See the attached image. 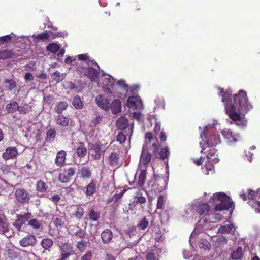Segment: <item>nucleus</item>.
<instances>
[{
	"label": "nucleus",
	"mask_w": 260,
	"mask_h": 260,
	"mask_svg": "<svg viewBox=\"0 0 260 260\" xmlns=\"http://www.w3.org/2000/svg\"><path fill=\"white\" fill-rule=\"evenodd\" d=\"M146 260H156V258L155 253L149 252L147 254Z\"/></svg>",
	"instance_id": "nucleus-64"
},
{
	"label": "nucleus",
	"mask_w": 260,
	"mask_h": 260,
	"mask_svg": "<svg viewBox=\"0 0 260 260\" xmlns=\"http://www.w3.org/2000/svg\"><path fill=\"white\" fill-rule=\"evenodd\" d=\"M234 225L233 224H226L222 226L221 229L222 232L223 233H230L233 228H234Z\"/></svg>",
	"instance_id": "nucleus-57"
},
{
	"label": "nucleus",
	"mask_w": 260,
	"mask_h": 260,
	"mask_svg": "<svg viewBox=\"0 0 260 260\" xmlns=\"http://www.w3.org/2000/svg\"><path fill=\"white\" fill-rule=\"evenodd\" d=\"M100 214V212L95 210L94 208H92L89 209L86 216V219L91 222H96L99 220Z\"/></svg>",
	"instance_id": "nucleus-15"
},
{
	"label": "nucleus",
	"mask_w": 260,
	"mask_h": 260,
	"mask_svg": "<svg viewBox=\"0 0 260 260\" xmlns=\"http://www.w3.org/2000/svg\"><path fill=\"white\" fill-rule=\"evenodd\" d=\"M212 199L214 201L217 200L220 201L219 203L215 205L214 209L216 211H221L229 209L234 206L232 200L223 192H218L213 194Z\"/></svg>",
	"instance_id": "nucleus-2"
},
{
	"label": "nucleus",
	"mask_w": 260,
	"mask_h": 260,
	"mask_svg": "<svg viewBox=\"0 0 260 260\" xmlns=\"http://www.w3.org/2000/svg\"><path fill=\"white\" fill-rule=\"evenodd\" d=\"M14 195L17 202L21 204L28 203L30 199V195L28 191L22 187L16 188Z\"/></svg>",
	"instance_id": "nucleus-4"
},
{
	"label": "nucleus",
	"mask_w": 260,
	"mask_h": 260,
	"mask_svg": "<svg viewBox=\"0 0 260 260\" xmlns=\"http://www.w3.org/2000/svg\"><path fill=\"white\" fill-rule=\"evenodd\" d=\"M19 243L21 246L24 247H33L36 245L37 240L35 235L28 234L20 239Z\"/></svg>",
	"instance_id": "nucleus-8"
},
{
	"label": "nucleus",
	"mask_w": 260,
	"mask_h": 260,
	"mask_svg": "<svg viewBox=\"0 0 260 260\" xmlns=\"http://www.w3.org/2000/svg\"><path fill=\"white\" fill-rule=\"evenodd\" d=\"M32 38L37 41H45L49 38V35L47 32H43L37 35H33Z\"/></svg>",
	"instance_id": "nucleus-44"
},
{
	"label": "nucleus",
	"mask_w": 260,
	"mask_h": 260,
	"mask_svg": "<svg viewBox=\"0 0 260 260\" xmlns=\"http://www.w3.org/2000/svg\"><path fill=\"white\" fill-rule=\"evenodd\" d=\"M78 156L80 157H84L87 154V149L84 147V144L80 142L78 144V147L76 150Z\"/></svg>",
	"instance_id": "nucleus-29"
},
{
	"label": "nucleus",
	"mask_w": 260,
	"mask_h": 260,
	"mask_svg": "<svg viewBox=\"0 0 260 260\" xmlns=\"http://www.w3.org/2000/svg\"><path fill=\"white\" fill-rule=\"evenodd\" d=\"M126 105L129 108L134 107L141 108L143 106L142 100L140 97L137 96H129L127 100Z\"/></svg>",
	"instance_id": "nucleus-13"
},
{
	"label": "nucleus",
	"mask_w": 260,
	"mask_h": 260,
	"mask_svg": "<svg viewBox=\"0 0 260 260\" xmlns=\"http://www.w3.org/2000/svg\"><path fill=\"white\" fill-rule=\"evenodd\" d=\"M252 108V105L248 102L246 92L240 90L238 94L234 95L233 105L229 108L225 104V112L236 125L243 128L246 126L247 122L242 118L241 115H244Z\"/></svg>",
	"instance_id": "nucleus-1"
},
{
	"label": "nucleus",
	"mask_w": 260,
	"mask_h": 260,
	"mask_svg": "<svg viewBox=\"0 0 260 260\" xmlns=\"http://www.w3.org/2000/svg\"><path fill=\"white\" fill-rule=\"evenodd\" d=\"M146 169L141 170V173L139 175V179H138V184L140 187H142L143 186V185L145 183V181L146 180Z\"/></svg>",
	"instance_id": "nucleus-42"
},
{
	"label": "nucleus",
	"mask_w": 260,
	"mask_h": 260,
	"mask_svg": "<svg viewBox=\"0 0 260 260\" xmlns=\"http://www.w3.org/2000/svg\"><path fill=\"white\" fill-rule=\"evenodd\" d=\"M149 221L145 217L143 218L138 223L137 226L141 230H145L148 226Z\"/></svg>",
	"instance_id": "nucleus-51"
},
{
	"label": "nucleus",
	"mask_w": 260,
	"mask_h": 260,
	"mask_svg": "<svg viewBox=\"0 0 260 260\" xmlns=\"http://www.w3.org/2000/svg\"><path fill=\"white\" fill-rule=\"evenodd\" d=\"M41 197H44L45 198H47L55 204H56L60 200V195L57 194H53L52 196H50V194H43V195L41 196Z\"/></svg>",
	"instance_id": "nucleus-49"
},
{
	"label": "nucleus",
	"mask_w": 260,
	"mask_h": 260,
	"mask_svg": "<svg viewBox=\"0 0 260 260\" xmlns=\"http://www.w3.org/2000/svg\"><path fill=\"white\" fill-rule=\"evenodd\" d=\"M79 188L83 190L87 196H91L96 191V185L94 182V180H92L90 183L87 185L86 188L83 187H79Z\"/></svg>",
	"instance_id": "nucleus-16"
},
{
	"label": "nucleus",
	"mask_w": 260,
	"mask_h": 260,
	"mask_svg": "<svg viewBox=\"0 0 260 260\" xmlns=\"http://www.w3.org/2000/svg\"><path fill=\"white\" fill-rule=\"evenodd\" d=\"M117 85L122 88H127L128 85L125 84V81L123 80H120L117 82Z\"/></svg>",
	"instance_id": "nucleus-63"
},
{
	"label": "nucleus",
	"mask_w": 260,
	"mask_h": 260,
	"mask_svg": "<svg viewBox=\"0 0 260 260\" xmlns=\"http://www.w3.org/2000/svg\"><path fill=\"white\" fill-rule=\"evenodd\" d=\"M66 156V152L64 151L61 150L57 153L55 159V164L57 166H61L64 162Z\"/></svg>",
	"instance_id": "nucleus-28"
},
{
	"label": "nucleus",
	"mask_w": 260,
	"mask_h": 260,
	"mask_svg": "<svg viewBox=\"0 0 260 260\" xmlns=\"http://www.w3.org/2000/svg\"><path fill=\"white\" fill-rule=\"evenodd\" d=\"M60 250V260H66L72 254L73 252V246L68 242L61 244L59 246Z\"/></svg>",
	"instance_id": "nucleus-7"
},
{
	"label": "nucleus",
	"mask_w": 260,
	"mask_h": 260,
	"mask_svg": "<svg viewBox=\"0 0 260 260\" xmlns=\"http://www.w3.org/2000/svg\"><path fill=\"white\" fill-rule=\"evenodd\" d=\"M68 104L67 102H59L55 108V111L58 114H61L63 111L65 110L68 107Z\"/></svg>",
	"instance_id": "nucleus-38"
},
{
	"label": "nucleus",
	"mask_w": 260,
	"mask_h": 260,
	"mask_svg": "<svg viewBox=\"0 0 260 260\" xmlns=\"http://www.w3.org/2000/svg\"><path fill=\"white\" fill-rule=\"evenodd\" d=\"M84 213V209L79 205L76 206V209L74 210L73 215L78 220H81L83 216Z\"/></svg>",
	"instance_id": "nucleus-37"
},
{
	"label": "nucleus",
	"mask_w": 260,
	"mask_h": 260,
	"mask_svg": "<svg viewBox=\"0 0 260 260\" xmlns=\"http://www.w3.org/2000/svg\"><path fill=\"white\" fill-rule=\"evenodd\" d=\"M15 37V35L13 33L10 35L4 36L0 37V44H5V43L10 41L11 39Z\"/></svg>",
	"instance_id": "nucleus-50"
},
{
	"label": "nucleus",
	"mask_w": 260,
	"mask_h": 260,
	"mask_svg": "<svg viewBox=\"0 0 260 260\" xmlns=\"http://www.w3.org/2000/svg\"><path fill=\"white\" fill-rule=\"evenodd\" d=\"M146 201L145 197L141 191H137L133 198V204H144Z\"/></svg>",
	"instance_id": "nucleus-26"
},
{
	"label": "nucleus",
	"mask_w": 260,
	"mask_h": 260,
	"mask_svg": "<svg viewBox=\"0 0 260 260\" xmlns=\"http://www.w3.org/2000/svg\"><path fill=\"white\" fill-rule=\"evenodd\" d=\"M103 144L100 143H91L90 144V150L93 151L94 154H91L92 157L94 160L100 159L102 154L106 151V147H103Z\"/></svg>",
	"instance_id": "nucleus-6"
},
{
	"label": "nucleus",
	"mask_w": 260,
	"mask_h": 260,
	"mask_svg": "<svg viewBox=\"0 0 260 260\" xmlns=\"http://www.w3.org/2000/svg\"><path fill=\"white\" fill-rule=\"evenodd\" d=\"M102 119V116L101 115L96 116L93 118L90 123V126L91 127H95L96 125L99 124Z\"/></svg>",
	"instance_id": "nucleus-55"
},
{
	"label": "nucleus",
	"mask_w": 260,
	"mask_h": 260,
	"mask_svg": "<svg viewBox=\"0 0 260 260\" xmlns=\"http://www.w3.org/2000/svg\"><path fill=\"white\" fill-rule=\"evenodd\" d=\"M19 106L16 102H11L6 106V110L8 113H12L19 110Z\"/></svg>",
	"instance_id": "nucleus-33"
},
{
	"label": "nucleus",
	"mask_w": 260,
	"mask_h": 260,
	"mask_svg": "<svg viewBox=\"0 0 260 260\" xmlns=\"http://www.w3.org/2000/svg\"><path fill=\"white\" fill-rule=\"evenodd\" d=\"M48 188V185L43 181L40 180L37 182L36 190L38 192L44 193Z\"/></svg>",
	"instance_id": "nucleus-31"
},
{
	"label": "nucleus",
	"mask_w": 260,
	"mask_h": 260,
	"mask_svg": "<svg viewBox=\"0 0 260 260\" xmlns=\"http://www.w3.org/2000/svg\"><path fill=\"white\" fill-rule=\"evenodd\" d=\"M55 120L57 124L62 126H66L69 123V118L63 116V115L56 116Z\"/></svg>",
	"instance_id": "nucleus-32"
},
{
	"label": "nucleus",
	"mask_w": 260,
	"mask_h": 260,
	"mask_svg": "<svg viewBox=\"0 0 260 260\" xmlns=\"http://www.w3.org/2000/svg\"><path fill=\"white\" fill-rule=\"evenodd\" d=\"M17 149L15 147H9L3 153V157L6 160L10 159L15 158L17 155Z\"/></svg>",
	"instance_id": "nucleus-14"
},
{
	"label": "nucleus",
	"mask_w": 260,
	"mask_h": 260,
	"mask_svg": "<svg viewBox=\"0 0 260 260\" xmlns=\"http://www.w3.org/2000/svg\"><path fill=\"white\" fill-rule=\"evenodd\" d=\"M84 73L91 80H93L98 77L99 72L97 69L93 67H88L85 68Z\"/></svg>",
	"instance_id": "nucleus-22"
},
{
	"label": "nucleus",
	"mask_w": 260,
	"mask_h": 260,
	"mask_svg": "<svg viewBox=\"0 0 260 260\" xmlns=\"http://www.w3.org/2000/svg\"><path fill=\"white\" fill-rule=\"evenodd\" d=\"M109 78L104 79V84L106 86L112 87L114 85L115 79L110 75H109Z\"/></svg>",
	"instance_id": "nucleus-54"
},
{
	"label": "nucleus",
	"mask_w": 260,
	"mask_h": 260,
	"mask_svg": "<svg viewBox=\"0 0 260 260\" xmlns=\"http://www.w3.org/2000/svg\"><path fill=\"white\" fill-rule=\"evenodd\" d=\"M227 241L226 237L223 236L219 237L217 240V243L220 245L226 244Z\"/></svg>",
	"instance_id": "nucleus-60"
},
{
	"label": "nucleus",
	"mask_w": 260,
	"mask_h": 260,
	"mask_svg": "<svg viewBox=\"0 0 260 260\" xmlns=\"http://www.w3.org/2000/svg\"><path fill=\"white\" fill-rule=\"evenodd\" d=\"M95 101L98 106L105 110H108L110 108V101L101 95H98L95 98Z\"/></svg>",
	"instance_id": "nucleus-12"
},
{
	"label": "nucleus",
	"mask_w": 260,
	"mask_h": 260,
	"mask_svg": "<svg viewBox=\"0 0 260 260\" xmlns=\"http://www.w3.org/2000/svg\"><path fill=\"white\" fill-rule=\"evenodd\" d=\"M56 131L54 128H49L46 131V136L45 137V142L48 143H52L54 141L56 138Z\"/></svg>",
	"instance_id": "nucleus-24"
},
{
	"label": "nucleus",
	"mask_w": 260,
	"mask_h": 260,
	"mask_svg": "<svg viewBox=\"0 0 260 260\" xmlns=\"http://www.w3.org/2000/svg\"><path fill=\"white\" fill-rule=\"evenodd\" d=\"M21 55L22 53H19V50L16 48L11 50H3L0 51V59L13 58Z\"/></svg>",
	"instance_id": "nucleus-9"
},
{
	"label": "nucleus",
	"mask_w": 260,
	"mask_h": 260,
	"mask_svg": "<svg viewBox=\"0 0 260 260\" xmlns=\"http://www.w3.org/2000/svg\"><path fill=\"white\" fill-rule=\"evenodd\" d=\"M220 143V138L218 134H214L212 136H208L207 138L206 145L208 147L216 146Z\"/></svg>",
	"instance_id": "nucleus-17"
},
{
	"label": "nucleus",
	"mask_w": 260,
	"mask_h": 260,
	"mask_svg": "<svg viewBox=\"0 0 260 260\" xmlns=\"http://www.w3.org/2000/svg\"><path fill=\"white\" fill-rule=\"evenodd\" d=\"M170 153L169 151V149L168 147L165 148H162L160 149V151L159 152L158 155H159L158 158L164 159L165 158H168L169 156Z\"/></svg>",
	"instance_id": "nucleus-46"
},
{
	"label": "nucleus",
	"mask_w": 260,
	"mask_h": 260,
	"mask_svg": "<svg viewBox=\"0 0 260 260\" xmlns=\"http://www.w3.org/2000/svg\"><path fill=\"white\" fill-rule=\"evenodd\" d=\"M116 125L119 129H125L128 128V131H129L131 135L132 134L133 127H128L127 119L124 116L119 117L116 121Z\"/></svg>",
	"instance_id": "nucleus-11"
},
{
	"label": "nucleus",
	"mask_w": 260,
	"mask_h": 260,
	"mask_svg": "<svg viewBox=\"0 0 260 260\" xmlns=\"http://www.w3.org/2000/svg\"><path fill=\"white\" fill-rule=\"evenodd\" d=\"M75 168H65L63 169L62 172L59 174L58 180L62 183H68L70 182L71 177L75 175Z\"/></svg>",
	"instance_id": "nucleus-5"
},
{
	"label": "nucleus",
	"mask_w": 260,
	"mask_h": 260,
	"mask_svg": "<svg viewBox=\"0 0 260 260\" xmlns=\"http://www.w3.org/2000/svg\"><path fill=\"white\" fill-rule=\"evenodd\" d=\"M101 237L103 243L108 244L113 238V233L109 229H105L101 233Z\"/></svg>",
	"instance_id": "nucleus-19"
},
{
	"label": "nucleus",
	"mask_w": 260,
	"mask_h": 260,
	"mask_svg": "<svg viewBox=\"0 0 260 260\" xmlns=\"http://www.w3.org/2000/svg\"><path fill=\"white\" fill-rule=\"evenodd\" d=\"M126 139V136L124 132H120L117 135L116 141L119 142L120 144H122L124 143Z\"/></svg>",
	"instance_id": "nucleus-53"
},
{
	"label": "nucleus",
	"mask_w": 260,
	"mask_h": 260,
	"mask_svg": "<svg viewBox=\"0 0 260 260\" xmlns=\"http://www.w3.org/2000/svg\"><path fill=\"white\" fill-rule=\"evenodd\" d=\"M60 49V46L55 43H50L47 46V50L52 53H56Z\"/></svg>",
	"instance_id": "nucleus-47"
},
{
	"label": "nucleus",
	"mask_w": 260,
	"mask_h": 260,
	"mask_svg": "<svg viewBox=\"0 0 260 260\" xmlns=\"http://www.w3.org/2000/svg\"><path fill=\"white\" fill-rule=\"evenodd\" d=\"M88 241H86L85 240H81L79 241L77 243V248L79 249L81 252H84L85 251L87 247V244Z\"/></svg>",
	"instance_id": "nucleus-45"
},
{
	"label": "nucleus",
	"mask_w": 260,
	"mask_h": 260,
	"mask_svg": "<svg viewBox=\"0 0 260 260\" xmlns=\"http://www.w3.org/2000/svg\"><path fill=\"white\" fill-rule=\"evenodd\" d=\"M197 212H198V213L200 215H206L209 210H210V207L209 205L207 203H203L200 205H199V207H197Z\"/></svg>",
	"instance_id": "nucleus-30"
},
{
	"label": "nucleus",
	"mask_w": 260,
	"mask_h": 260,
	"mask_svg": "<svg viewBox=\"0 0 260 260\" xmlns=\"http://www.w3.org/2000/svg\"><path fill=\"white\" fill-rule=\"evenodd\" d=\"M64 86L66 89L70 90L76 89L77 88L75 84L72 82L70 81L66 82Z\"/></svg>",
	"instance_id": "nucleus-58"
},
{
	"label": "nucleus",
	"mask_w": 260,
	"mask_h": 260,
	"mask_svg": "<svg viewBox=\"0 0 260 260\" xmlns=\"http://www.w3.org/2000/svg\"><path fill=\"white\" fill-rule=\"evenodd\" d=\"M53 222L58 230H60L65 224V217L63 216L55 215L52 217Z\"/></svg>",
	"instance_id": "nucleus-18"
},
{
	"label": "nucleus",
	"mask_w": 260,
	"mask_h": 260,
	"mask_svg": "<svg viewBox=\"0 0 260 260\" xmlns=\"http://www.w3.org/2000/svg\"><path fill=\"white\" fill-rule=\"evenodd\" d=\"M27 225L34 230H39L41 227V223L37 219L32 218V217L27 221Z\"/></svg>",
	"instance_id": "nucleus-35"
},
{
	"label": "nucleus",
	"mask_w": 260,
	"mask_h": 260,
	"mask_svg": "<svg viewBox=\"0 0 260 260\" xmlns=\"http://www.w3.org/2000/svg\"><path fill=\"white\" fill-rule=\"evenodd\" d=\"M24 79L26 81H31L34 80V77L31 73L27 72L24 75Z\"/></svg>",
	"instance_id": "nucleus-62"
},
{
	"label": "nucleus",
	"mask_w": 260,
	"mask_h": 260,
	"mask_svg": "<svg viewBox=\"0 0 260 260\" xmlns=\"http://www.w3.org/2000/svg\"><path fill=\"white\" fill-rule=\"evenodd\" d=\"M164 197L159 196L157 199V207L158 209H162L164 206Z\"/></svg>",
	"instance_id": "nucleus-59"
},
{
	"label": "nucleus",
	"mask_w": 260,
	"mask_h": 260,
	"mask_svg": "<svg viewBox=\"0 0 260 260\" xmlns=\"http://www.w3.org/2000/svg\"><path fill=\"white\" fill-rule=\"evenodd\" d=\"M3 85L7 90L11 91L16 87L17 83L13 79H6L3 82Z\"/></svg>",
	"instance_id": "nucleus-27"
},
{
	"label": "nucleus",
	"mask_w": 260,
	"mask_h": 260,
	"mask_svg": "<svg viewBox=\"0 0 260 260\" xmlns=\"http://www.w3.org/2000/svg\"><path fill=\"white\" fill-rule=\"evenodd\" d=\"M72 105L76 109H81L83 107V102L79 95H76L72 99Z\"/></svg>",
	"instance_id": "nucleus-34"
},
{
	"label": "nucleus",
	"mask_w": 260,
	"mask_h": 260,
	"mask_svg": "<svg viewBox=\"0 0 260 260\" xmlns=\"http://www.w3.org/2000/svg\"><path fill=\"white\" fill-rule=\"evenodd\" d=\"M8 220L4 214L0 213V233H6L8 230Z\"/></svg>",
	"instance_id": "nucleus-23"
},
{
	"label": "nucleus",
	"mask_w": 260,
	"mask_h": 260,
	"mask_svg": "<svg viewBox=\"0 0 260 260\" xmlns=\"http://www.w3.org/2000/svg\"><path fill=\"white\" fill-rule=\"evenodd\" d=\"M147 146V144L146 146L144 144L143 145L140 156V163L143 164L144 165H148L151 161L152 158L151 153L146 148V147Z\"/></svg>",
	"instance_id": "nucleus-10"
},
{
	"label": "nucleus",
	"mask_w": 260,
	"mask_h": 260,
	"mask_svg": "<svg viewBox=\"0 0 260 260\" xmlns=\"http://www.w3.org/2000/svg\"><path fill=\"white\" fill-rule=\"evenodd\" d=\"M16 219L13 223V226L18 231H23L26 223L32 217L30 212L25 213L23 214H16Z\"/></svg>",
	"instance_id": "nucleus-3"
},
{
	"label": "nucleus",
	"mask_w": 260,
	"mask_h": 260,
	"mask_svg": "<svg viewBox=\"0 0 260 260\" xmlns=\"http://www.w3.org/2000/svg\"><path fill=\"white\" fill-rule=\"evenodd\" d=\"M121 102L118 99L114 100L111 104H110V108L112 113L116 114L119 112L121 110Z\"/></svg>",
	"instance_id": "nucleus-25"
},
{
	"label": "nucleus",
	"mask_w": 260,
	"mask_h": 260,
	"mask_svg": "<svg viewBox=\"0 0 260 260\" xmlns=\"http://www.w3.org/2000/svg\"><path fill=\"white\" fill-rule=\"evenodd\" d=\"M41 245L45 250H49L53 245V241L50 238H44L41 241Z\"/></svg>",
	"instance_id": "nucleus-40"
},
{
	"label": "nucleus",
	"mask_w": 260,
	"mask_h": 260,
	"mask_svg": "<svg viewBox=\"0 0 260 260\" xmlns=\"http://www.w3.org/2000/svg\"><path fill=\"white\" fill-rule=\"evenodd\" d=\"M232 93V91L230 89H228L226 90L225 92H224L222 93V90L221 91L220 95L222 96V101L224 103V105L225 106V104L228 106V107L229 108L231 105L233 104L229 105V102H231L232 99H231V95Z\"/></svg>",
	"instance_id": "nucleus-21"
},
{
	"label": "nucleus",
	"mask_w": 260,
	"mask_h": 260,
	"mask_svg": "<svg viewBox=\"0 0 260 260\" xmlns=\"http://www.w3.org/2000/svg\"><path fill=\"white\" fill-rule=\"evenodd\" d=\"M77 231L74 233V236L76 238L83 239L87 235L86 231L79 226H77Z\"/></svg>",
	"instance_id": "nucleus-41"
},
{
	"label": "nucleus",
	"mask_w": 260,
	"mask_h": 260,
	"mask_svg": "<svg viewBox=\"0 0 260 260\" xmlns=\"http://www.w3.org/2000/svg\"><path fill=\"white\" fill-rule=\"evenodd\" d=\"M199 247L201 249L204 250H210L211 248V244L205 239H201L199 243Z\"/></svg>",
	"instance_id": "nucleus-48"
},
{
	"label": "nucleus",
	"mask_w": 260,
	"mask_h": 260,
	"mask_svg": "<svg viewBox=\"0 0 260 260\" xmlns=\"http://www.w3.org/2000/svg\"><path fill=\"white\" fill-rule=\"evenodd\" d=\"M31 110V106L27 103L19 106L18 111L20 114H26Z\"/></svg>",
	"instance_id": "nucleus-43"
},
{
	"label": "nucleus",
	"mask_w": 260,
	"mask_h": 260,
	"mask_svg": "<svg viewBox=\"0 0 260 260\" xmlns=\"http://www.w3.org/2000/svg\"><path fill=\"white\" fill-rule=\"evenodd\" d=\"M81 176L84 178H89L91 175V172L89 168L87 167H83L81 169Z\"/></svg>",
	"instance_id": "nucleus-52"
},
{
	"label": "nucleus",
	"mask_w": 260,
	"mask_h": 260,
	"mask_svg": "<svg viewBox=\"0 0 260 260\" xmlns=\"http://www.w3.org/2000/svg\"><path fill=\"white\" fill-rule=\"evenodd\" d=\"M92 257V253L91 251H87L85 253L84 255H83L81 260H91Z\"/></svg>",
	"instance_id": "nucleus-61"
},
{
	"label": "nucleus",
	"mask_w": 260,
	"mask_h": 260,
	"mask_svg": "<svg viewBox=\"0 0 260 260\" xmlns=\"http://www.w3.org/2000/svg\"><path fill=\"white\" fill-rule=\"evenodd\" d=\"M221 133L224 138L229 141V142H235L237 141L236 138L232 134L231 130L228 129L227 131H222Z\"/></svg>",
	"instance_id": "nucleus-36"
},
{
	"label": "nucleus",
	"mask_w": 260,
	"mask_h": 260,
	"mask_svg": "<svg viewBox=\"0 0 260 260\" xmlns=\"http://www.w3.org/2000/svg\"><path fill=\"white\" fill-rule=\"evenodd\" d=\"M242 253V248L241 247H238L235 250L233 251L231 257L233 260H239L241 258Z\"/></svg>",
	"instance_id": "nucleus-39"
},
{
	"label": "nucleus",
	"mask_w": 260,
	"mask_h": 260,
	"mask_svg": "<svg viewBox=\"0 0 260 260\" xmlns=\"http://www.w3.org/2000/svg\"><path fill=\"white\" fill-rule=\"evenodd\" d=\"M119 155L115 152H112L108 157V160L109 164L114 167H118L120 165L119 162Z\"/></svg>",
	"instance_id": "nucleus-20"
},
{
	"label": "nucleus",
	"mask_w": 260,
	"mask_h": 260,
	"mask_svg": "<svg viewBox=\"0 0 260 260\" xmlns=\"http://www.w3.org/2000/svg\"><path fill=\"white\" fill-rule=\"evenodd\" d=\"M51 76L52 77L53 80L57 82H59L61 80L60 73L58 71H56L55 72L52 73Z\"/></svg>",
	"instance_id": "nucleus-56"
}]
</instances>
